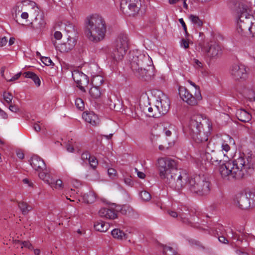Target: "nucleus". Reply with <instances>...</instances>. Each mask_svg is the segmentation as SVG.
I'll return each instance as SVG.
<instances>
[{
	"instance_id": "c03bdc74",
	"label": "nucleus",
	"mask_w": 255,
	"mask_h": 255,
	"mask_svg": "<svg viewBox=\"0 0 255 255\" xmlns=\"http://www.w3.org/2000/svg\"><path fill=\"white\" fill-rule=\"evenodd\" d=\"M89 162L90 166L94 169L96 168L98 165V161L95 157H90L89 159Z\"/></svg>"
},
{
	"instance_id": "f3484780",
	"label": "nucleus",
	"mask_w": 255,
	"mask_h": 255,
	"mask_svg": "<svg viewBox=\"0 0 255 255\" xmlns=\"http://www.w3.org/2000/svg\"><path fill=\"white\" fill-rule=\"evenodd\" d=\"M155 104L159 108L161 112L165 114L168 111L170 107V101L169 98L163 94L159 95L157 98Z\"/></svg>"
},
{
	"instance_id": "2eb2a0df",
	"label": "nucleus",
	"mask_w": 255,
	"mask_h": 255,
	"mask_svg": "<svg viewBox=\"0 0 255 255\" xmlns=\"http://www.w3.org/2000/svg\"><path fill=\"white\" fill-rule=\"evenodd\" d=\"M72 74L73 79L77 84V86L81 90L84 91V87L89 83L87 76L78 70H74Z\"/></svg>"
},
{
	"instance_id": "39448f33",
	"label": "nucleus",
	"mask_w": 255,
	"mask_h": 255,
	"mask_svg": "<svg viewBox=\"0 0 255 255\" xmlns=\"http://www.w3.org/2000/svg\"><path fill=\"white\" fill-rule=\"evenodd\" d=\"M250 9L245 5H241L238 9L239 19L237 30L242 35L250 34L255 36V17L250 13Z\"/></svg>"
},
{
	"instance_id": "79ce46f5",
	"label": "nucleus",
	"mask_w": 255,
	"mask_h": 255,
	"mask_svg": "<svg viewBox=\"0 0 255 255\" xmlns=\"http://www.w3.org/2000/svg\"><path fill=\"white\" fill-rule=\"evenodd\" d=\"M75 105L76 107L80 110H83L84 109V104L81 98H77L75 100Z\"/></svg>"
},
{
	"instance_id": "774afa93",
	"label": "nucleus",
	"mask_w": 255,
	"mask_h": 255,
	"mask_svg": "<svg viewBox=\"0 0 255 255\" xmlns=\"http://www.w3.org/2000/svg\"><path fill=\"white\" fill-rule=\"evenodd\" d=\"M250 198L253 201V204L255 205V191L250 194Z\"/></svg>"
},
{
	"instance_id": "58836bf2",
	"label": "nucleus",
	"mask_w": 255,
	"mask_h": 255,
	"mask_svg": "<svg viewBox=\"0 0 255 255\" xmlns=\"http://www.w3.org/2000/svg\"><path fill=\"white\" fill-rule=\"evenodd\" d=\"M76 142L73 141L71 139V140H69L68 142L66 145V148L68 152H73L74 150V147L75 146Z\"/></svg>"
},
{
	"instance_id": "864d4df0",
	"label": "nucleus",
	"mask_w": 255,
	"mask_h": 255,
	"mask_svg": "<svg viewBox=\"0 0 255 255\" xmlns=\"http://www.w3.org/2000/svg\"><path fill=\"white\" fill-rule=\"evenodd\" d=\"M9 109L10 111L14 113H17V112L19 111V108L17 106L13 105L12 103L10 104L9 106Z\"/></svg>"
},
{
	"instance_id": "a19ab883",
	"label": "nucleus",
	"mask_w": 255,
	"mask_h": 255,
	"mask_svg": "<svg viewBox=\"0 0 255 255\" xmlns=\"http://www.w3.org/2000/svg\"><path fill=\"white\" fill-rule=\"evenodd\" d=\"M110 102L111 103H109V106L111 109H113L114 110L117 111L121 110V104L120 101H117V103H113L112 101H110Z\"/></svg>"
},
{
	"instance_id": "6ab92c4d",
	"label": "nucleus",
	"mask_w": 255,
	"mask_h": 255,
	"mask_svg": "<svg viewBox=\"0 0 255 255\" xmlns=\"http://www.w3.org/2000/svg\"><path fill=\"white\" fill-rule=\"evenodd\" d=\"M34 17V20H32L31 24L32 26L35 29H41L45 26V21L44 19V16L42 12L39 9V11L35 12L33 15H30Z\"/></svg>"
},
{
	"instance_id": "338daca9",
	"label": "nucleus",
	"mask_w": 255,
	"mask_h": 255,
	"mask_svg": "<svg viewBox=\"0 0 255 255\" xmlns=\"http://www.w3.org/2000/svg\"><path fill=\"white\" fill-rule=\"evenodd\" d=\"M195 67L196 68H201L202 67V63L197 59H194Z\"/></svg>"
},
{
	"instance_id": "c756f323",
	"label": "nucleus",
	"mask_w": 255,
	"mask_h": 255,
	"mask_svg": "<svg viewBox=\"0 0 255 255\" xmlns=\"http://www.w3.org/2000/svg\"><path fill=\"white\" fill-rule=\"evenodd\" d=\"M26 78L31 79L37 87H39L40 85V80L39 77L32 72H26L23 73Z\"/></svg>"
},
{
	"instance_id": "4c0bfd02",
	"label": "nucleus",
	"mask_w": 255,
	"mask_h": 255,
	"mask_svg": "<svg viewBox=\"0 0 255 255\" xmlns=\"http://www.w3.org/2000/svg\"><path fill=\"white\" fill-rule=\"evenodd\" d=\"M48 183L52 188H55L56 189H61L63 187L62 181L60 179L57 180L55 182H53L48 181Z\"/></svg>"
},
{
	"instance_id": "5701e85b",
	"label": "nucleus",
	"mask_w": 255,
	"mask_h": 255,
	"mask_svg": "<svg viewBox=\"0 0 255 255\" xmlns=\"http://www.w3.org/2000/svg\"><path fill=\"white\" fill-rule=\"evenodd\" d=\"M30 164L34 170L38 171H40L45 168V164L43 160L37 155L31 157Z\"/></svg>"
},
{
	"instance_id": "13d9d810",
	"label": "nucleus",
	"mask_w": 255,
	"mask_h": 255,
	"mask_svg": "<svg viewBox=\"0 0 255 255\" xmlns=\"http://www.w3.org/2000/svg\"><path fill=\"white\" fill-rule=\"evenodd\" d=\"M90 157H91L90 154L88 152H85L83 153V154L81 155V158L83 160H89Z\"/></svg>"
},
{
	"instance_id": "6e6552de",
	"label": "nucleus",
	"mask_w": 255,
	"mask_h": 255,
	"mask_svg": "<svg viewBox=\"0 0 255 255\" xmlns=\"http://www.w3.org/2000/svg\"><path fill=\"white\" fill-rule=\"evenodd\" d=\"M210 190V183L205 177L200 175L192 177L188 186V191L201 196L209 194Z\"/></svg>"
},
{
	"instance_id": "680f3d73",
	"label": "nucleus",
	"mask_w": 255,
	"mask_h": 255,
	"mask_svg": "<svg viewBox=\"0 0 255 255\" xmlns=\"http://www.w3.org/2000/svg\"><path fill=\"white\" fill-rule=\"evenodd\" d=\"M17 156L20 159H22L24 157V154L21 150H17L16 151Z\"/></svg>"
},
{
	"instance_id": "4468645a",
	"label": "nucleus",
	"mask_w": 255,
	"mask_h": 255,
	"mask_svg": "<svg viewBox=\"0 0 255 255\" xmlns=\"http://www.w3.org/2000/svg\"><path fill=\"white\" fill-rule=\"evenodd\" d=\"M230 73L235 80H245L248 78V68L241 63L234 64L230 68Z\"/></svg>"
},
{
	"instance_id": "412c9836",
	"label": "nucleus",
	"mask_w": 255,
	"mask_h": 255,
	"mask_svg": "<svg viewBox=\"0 0 255 255\" xmlns=\"http://www.w3.org/2000/svg\"><path fill=\"white\" fill-rule=\"evenodd\" d=\"M213 151V150L210 149V148L206 149L204 151L200 153V157L203 160L208 161L212 163H216L219 164L221 161V157H217L216 154L214 153L213 154L210 153V151Z\"/></svg>"
},
{
	"instance_id": "f8f14e48",
	"label": "nucleus",
	"mask_w": 255,
	"mask_h": 255,
	"mask_svg": "<svg viewBox=\"0 0 255 255\" xmlns=\"http://www.w3.org/2000/svg\"><path fill=\"white\" fill-rule=\"evenodd\" d=\"M178 90L181 98L190 105H197L198 101L202 98L200 90L196 91L195 95L193 96L184 87L180 86Z\"/></svg>"
},
{
	"instance_id": "a878e982",
	"label": "nucleus",
	"mask_w": 255,
	"mask_h": 255,
	"mask_svg": "<svg viewBox=\"0 0 255 255\" xmlns=\"http://www.w3.org/2000/svg\"><path fill=\"white\" fill-rule=\"evenodd\" d=\"M238 119L243 122H249L252 119V115L244 109H239L236 112Z\"/></svg>"
},
{
	"instance_id": "72a5a7b5",
	"label": "nucleus",
	"mask_w": 255,
	"mask_h": 255,
	"mask_svg": "<svg viewBox=\"0 0 255 255\" xmlns=\"http://www.w3.org/2000/svg\"><path fill=\"white\" fill-rule=\"evenodd\" d=\"M163 253L169 255H176L178 254L177 249L167 246H162Z\"/></svg>"
},
{
	"instance_id": "c9c22d12",
	"label": "nucleus",
	"mask_w": 255,
	"mask_h": 255,
	"mask_svg": "<svg viewBox=\"0 0 255 255\" xmlns=\"http://www.w3.org/2000/svg\"><path fill=\"white\" fill-rule=\"evenodd\" d=\"M92 81V83L95 85V87H99V86L102 85L104 82V79L100 75H96L93 77Z\"/></svg>"
},
{
	"instance_id": "7ed1b4c3",
	"label": "nucleus",
	"mask_w": 255,
	"mask_h": 255,
	"mask_svg": "<svg viewBox=\"0 0 255 255\" xmlns=\"http://www.w3.org/2000/svg\"><path fill=\"white\" fill-rule=\"evenodd\" d=\"M131 68L139 78L148 81L154 76V69L151 58L145 54L133 51L130 54Z\"/></svg>"
},
{
	"instance_id": "0e129e2a",
	"label": "nucleus",
	"mask_w": 255,
	"mask_h": 255,
	"mask_svg": "<svg viewBox=\"0 0 255 255\" xmlns=\"http://www.w3.org/2000/svg\"><path fill=\"white\" fill-rule=\"evenodd\" d=\"M135 171L137 172V176L139 178H140L141 179H144L145 178V174L143 172H140V171H138L136 168H135Z\"/></svg>"
},
{
	"instance_id": "ddd939ff",
	"label": "nucleus",
	"mask_w": 255,
	"mask_h": 255,
	"mask_svg": "<svg viewBox=\"0 0 255 255\" xmlns=\"http://www.w3.org/2000/svg\"><path fill=\"white\" fill-rule=\"evenodd\" d=\"M201 50L207 53L210 58H217L222 54V49L220 46L215 41H210L203 44L199 43Z\"/></svg>"
},
{
	"instance_id": "ea45409f",
	"label": "nucleus",
	"mask_w": 255,
	"mask_h": 255,
	"mask_svg": "<svg viewBox=\"0 0 255 255\" xmlns=\"http://www.w3.org/2000/svg\"><path fill=\"white\" fill-rule=\"evenodd\" d=\"M141 198L145 201H148L151 199V195L150 194L146 191H142L140 194Z\"/></svg>"
},
{
	"instance_id": "f704fd0d",
	"label": "nucleus",
	"mask_w": 255,
	"mask_h": 255,
	"mask_svg": "<svg viewBox=\"0 0 255 255\" xmlns=\"http://www.w3.org/2000/svg\"><path fill=\"white\" fill-rule=\"evenodd\" d=\"M191 21L197 27H201L203 25V21L196 15L191 14L189 17Z\"/></svg>"
},
{
	"instance_id": "a18cd8bd",
	"label": "nucleus",
	"mask_w": 255,
	"mask_h": 255,
	"mask_svg": "<svg viewBox=\"0 0 255 255\" xmlns=\"http://www.w3.org/2000/svg\"><path fill=\"white\" fill-rule=\"evenodd\" d=\"M12 98V95L11 94L6 92L3 93V98L7 103H11Z\"/></svg>"
},
{
	"instance_id": "37998d69",
	"label": "nucleus",
	"mask_w": 255,
	"mask_h": 255,
	"mask_svg": "<svg viewBox=\"0 0 255 255\" xmlns=\"http://www.w3.org/2000/svg\"><path fill=\"white\" fill-rule=\"evenodd\" d=\"M108 174L109 176L112 179H114L117 177V171L112 168H109L108 170Z\"/></svg>"
},
{
	"instance_id": "9b49d317",
	"label": "nucleus",
	"mask_w": 255,
	"mask_h": 255,
	"mask_svg": "<svg viewBox=\"0 0 255 255\" xmlns=\"http://www.w3.org/2000/svg\"><path fill=\"white\" fill-rule=\"evenodd\" d=\"M140 6L139 0H122L121 1V9L123 13L129 16L138 13Z\"/></svg>"
},
{
	"instance_id": "dca6fc26",
	"label": "nucleus",
	"mask_w": 255,
	"mask_h": 255,
	"mask_svg": "<svg viewBox=\"0 0 255 255\" xmlns=\"http://www.w3.org/2000/svg\"><path fill=\"white\" fill-rule=\"evenodd\" d=\"M234 204L238 208L243 210L248 209L251 205V202L248 197L247 195L244 194L236 195L234 199Z\"/></svg>"
},
{
	"instance_id": "bf43d9fd",
	"label": "nucleus",
	"mask_w": 255,
	"mask_h": 255,
	"mask_svg": "<svg viewBox=\"0 0 255 255\" xmlns=\"http://www.w3.org/2000/svg\"><path fill=\"white\" fill-rule=\"evenodd\" d=\"M62 34L60 31H56L54 34V38L57 40H59L62 38Z\"/></svg>"
},
{
	"instance_id": "423d86ee",
	"label": "nucleus",
	"mask_w": 255,
	"mask_h": 255,
	"mask_svg": "<svg viewBox=\"0 0 255 255\" xmlns=\"http://www.w3.org/2000/svg\"><path fill=\"white\" fill-rule=\"evenodd\" d=\"M114 47L108 53L109 58L114 62L122 61L128 47V39L125 34L118 35L114 43Z\"/></svg>"
},
{
	"instance_id": "3c124183",
	"label": "nucleus",
	"mask_w": 255,
	"mask_h": 255,
	"mask_svg": "<svg viewBox=\"0 0 255 255\" xmlns=\"http://www.w3.org/2000/svg\"><path fill=\"white\" fill-rule=\"evenodd\" d=\"M131 210L132 209L129 207L124 206L121 209V212L123 214L127 215L128 212L129 213Z\"/></svg>"
},
{
	"instance_id": "0eeeda50",
	"label": "nucleus",
	"mask_w": 255,
	"mask_h": 255,
	"mask_svg": "<svg viewBox=\"0 0 255 255\" xmlns=\"http://www.w3.org/2000/svg\"><path fill=\"white\" fill-rule=\"evenodd\" d=\"M156 166L160 178L165 183L177 170L176 161L169 157L159 158Z\"/></svg>"
},
{
	"instance_id": "e433bc0d",
	"label": "nucleus",
	"mask_w": 255,
	"mask_h": 255,
	"mask_svg": "<svg viewBox=\"0 0 255 255\" xmlns=\"http://www.w3.org/2000/svg\"><path fill=\"white\" fill-rule=\"evenodd\" d=\"M15 245H20L21 248H26L29 249H32V247L31 244L28 241L20 242L19 240H15L14 241Z\"/></svg>"
},
{
	"instance_id": "393cba45",
	"label": "nucleus",
	"mask_w": 255,
	"mask_h": 255,
	"mask_svg": "<svg viewBox=\"0 0 255 255\" xmlns=\"http://www.w3.org/2000/svg\"><path fill=\"white\" fill-rule=\"evenodd\" d=\"M99 214L102 217L109 219H115L117 217V213L112 209L102 208L99 211Z\"/></svg>"
},
{
	"instance_id": "c85d7f7f",
	"label": "nucleus",
	"mask_w": 255,
	"mask_h": 255,
	"mask_svg": "<svg viewBox=\"0 0 255 255\" xmlns=\"http://www.w3.org/2000/svg\"><path fill=\"white\" fill-rule=\"evenodd\" d=\"M109 227V225L108 224H106L102 221L97 222L94 224V228L95 230L101 232L107 231L108 230Z\"/></svg>"
},
{
	"instance_id": "49530a36",
	"label": "nucleus",
	"mask_w": 255,
	"mask_h": 255,
	"mask_svg": "<svg viewBox=\"0 0 255 255\" xmlns=\"http://www.w3.org/2000/svg\"><path fill=\"white\" fill-rule=\"evenodd\" d=\"M41 60L45 65L47 66L50 65L52 63L51 59L47 57H42Z\"/></svg>"
},
{
	"instance_id": "bb28decb",
	"label": "nucleus",
	"mask_w": 255,
	"mask_h": 255,
	"mask_svg": "<svg viewBox=\"0 0 255 255\" xmlns=\"http://www.w3.org/2000/svg\"><path fill=\"white\" fill-rule=\"evenodd\" d=\"M111 234L113 238L121 241L126 240L128 238V235L119 229L113 230Z\"/></svg>"
},
{
	"instance_id": "5fc2aeb1",
	"label": "nucleus",
	"mask_w": 255,
	"mask_h": 255,
	"mask_svg": "<svg viewBox=\"0 0 255 255\" xmlns=\"http://www.w3.org/2000/svg\"><path fill=\"white\" fill-rule=\"evenodd\" d=\"M20 75H21V73H18L16 74V75H14L11 79H7L6 78H4L7 81L11 82V81H13L14 80L18 79L19 78V77L20 76Z\"/></svg>"
},
{
	"instance_id": "1a4fd4ad",
	"label": "nucleus",
	"mask_w": 255,
	"mask_h": 255,
	"mask_svg": "<svg viewBox=\"0 0 255 255\" xmlns=\"http://www.w3.org/2000/svg\"><path fill=\"white\" fill-rule=\"evenodd\" d=\"M191 178H192V177L189 176L186 171L177 170L173 174L172 176H171L166 184L177 191L183 188L188 190V186Z\"/></svg>"
},
{
	"instance_id": "7c9ffc66",
	"label": "nucleus",
	"mask_w": 255,
	"mask_h": 255,
	"mask_svg": "<svg viewBox=\"0 0 255 255\" xmlns=\"http://www.w3.org/2000/svg\"><path fill=\"white\" fill-rule=\"evenodd\" d=\"M95 193L93 191H89L83 195V199L87 203H92L96 200Z\"/></svg>"
},
{
	"instance_id": "603ef678",
	"label": "nucleus",
	"mask_w": 255,
	"mask_h": 255,
	"mask_svg": "<svg viewBox=\"0 0 255 255\" xmlns=\"http://www.w3.org/2000/svg\"><path fill=\"white\" fill-rule=\"evenodd\" d=\"M179 22L181 23V24L182 25L183 28V29H184V31L185 32V35L187 36V35H188L189 34L187 32V26L186 25V24L183 20V18H180L179 19Z\"/></svg>"
},
{
	"instance_id": "aec40b11",
	"label": "nucleus",
	"mask_w": 255,
	"mask_h": 255,
	"mask_svg": "<svg viewBox=\"0 0 255 255\" xmlns=\"http://www.w3.org/2000/svg\"><path fill=\"white\" fill-rule=\"evenodd\" d=\"M53 44L55 48L61 52H67L71 50L75 45V40L73 38H68L66 42L62 43L59 46L56 45V42L54 40L52 41Z\"/></svg>"
},
{
	"instance_id": "b1692460",
	"label": "nucleus",
	"mask_w": 255,
	"mask_h": 255,
	"mask_svg": "<svg viewBox=\"0 0 255 255\" xmlns=\"http://www.w3.org/2000/svg\"><path fill=\"white\" fill-rule=\"evenodd\" d=\"M85 121L93 126H96L99 123V119L97 115L93 112L84 113L82 115Z\"/></svg>"
},
{
	"instance_id": "f257e3e1",
	"label": "nucleus",
	"mask_w": 255,
	"mask_h": 255,
	"mask_svg": "<svg viewBox=\"0 0 255 255\" xmlns=\"http://www.w3.org/2000/svg\"><path fill=\"white\" fill-rule=\"evenodd\" d=\"M212 129V125L209 119L202 115L196 114L191 116L189 124V133L197 143H201L199 152L201 153L210 148L211 143L208 137Z\"/></svg>"
},
{
	"instance_id": "cd10ccee",
	"label": "nucleus",
	"mask_w": 255,
	"mask_h": 255,
	"mask_svg": "<svg viewBox=\"0 0 255 255\" xmlns=\"http://www.w3.org/2000/svg\"><path fill=\"white\" fill-rule=\"evenodd\" d=\"M148 116L150 117L158 118L161 115H163L160 111V109L158 107L156 106V104L153 106L148 108Z\"/></svg>"
},
{
	"instance_id": "e2e57ef3",
	"label": "nucleus",
	"mask_w": 255,
	"mask_h": 255,
	"mask_svg": "<svg viewBox=\"0 0 255 255\" xmlns=\"http://www.w3.org/2000/svg\"><path fill=\"white\" fill-rule=\"evenodd\" d=\"M39 177L41 179L45 180L47 181L48 183V181H49L48 180H47L46 178L47 177V175L44 172H40L39 173Z\"/></svg>"
},
{
	"instance_id": "473e14b6",
	"label": "nucleus",
	"mask_w": 255,
	"mask_h": 255,
	"mask_svg": "<svg viewBox=\"0 0 255 255\" xmlns=\"http://www.w3.org/2000/svg\"><path fill=\"white\" fill-rule=\"evenodd\" d=\"M89 94L92 98L96 99L101 97V92L99 87L93 86L90 89Z\"/></svg>"
},
{
	"instance_id": "4d7b16f0",
	"label": "nucleus",
	"mask_w": 255,
	"mask_h": 255,
	"mask_svg": "<svg viewBox=\"0 0 255 255\" xmlns=\"http://www.w3.org/2000/svg\"><path fill=\"white\" fill-rule=\"evenodd\" d=\"M219 242L224 244H227L229 243L228 240L224 236H219L218 238Z\"/></svg>"
},
{
	"instance_id": "4be33fe9",
	"label": "nucleus",
	"mask_w": 255,
	"mask_h": 255,
	"mask_svg": "<svg viewBox=\"0 0 255 255\" xmlns=\"http://www.w3.org/2000/svg\"><path fill=\"white\" fill-rule=\"evenodd\" d=\"M232 143H234V141L229 135H225L219 139V144L221 145L224 156H225V152L227 153L230 150V144Z\"/></svg>"
},
{
	"instance_id": "de8ad7c7",
	"label": "nucleus",
	"mask_w": 255,
	"mask_h": 255,
	"mask_svg": "<svg viewBox=\"0 0 255 255\" xmlns=\"http://www.w3.org/2000/svg\"><path fill=\"white\" fill-rule=\"evenodd\" d=\"M236 253L237 254H247L249 255L250 253L248 252V249L244 248H239L236 250Z\"/></svg>"
},
{
	"instance_id": "69168bd1",
	"label": "nucleus",
	"mask_w": 255,
	"mask_h": 255,
	"mask_svg": "<svg viewBox=\"0 0 255 255\" xmlns=\"http://www.w3.org/2000/svg\"><path fill=\"white\" fill-rule=\"evenodd\" d=\"M28 13H29V12L27 11L26 12H25V11L22 12L20 14L21 18L23 19L26 20L27 19V18L28 17Z\"/></svg>"
},
{
	"instance_id": "6e6d98bb",
	"label": "nucleus",
	"mask_w": 255,
	"mask_h": 255,
	"mask_svg": "<svg viewBox=\"0 0 255 255\" xmlns=\"http://www.w3.org/2000/svg\"><path fill=\"white\" fill-rule=\"evenodd\" d=\"M7 43V39L6 37L4 36L0 38V47L5 46Z\"/></svg>"
},
{
	"instance_id": "a211bd4d",
	"label": "nucleus",
	"mask_w": 255,
	"mask_h": 255,
	"mask_svg": "<svg viewBox=\"0 0 255 255\" xmlns=\"http://www.w3.org/2000/svg\"><path fill=\"white\" fill-rule=\"evenodd\" d=\"M168 214L173 218H177L179 217L180 220L184 223L188 225H190L192 222V219L190 218L189 217L191 216L189 213H184L182 210L181 211L176 212L174 211L169 210L167 211Z\"/></svg>"
},
{
	"instance_id": "20e7f679",
	"label": "nucleus",
	"mask_w": 255,
	"mask_h": 255,
	"mask_svg": "<svg viewBox=\"0 0 255 255\" xmlns=\"http://www.w3.org/2000/svg\"><path fill=\"white\" fill-rule=\"evenodd\" d=\"M106 31V22L101 16L93 14L87 17L84 32L89 40L95 42L102 40L105 38Z\"/></svg>"
},
{
	"instance_id": "09e8293b",
	"label": "nucleus",
	"mask_w": 255,
	"mask_h": 255,
	"mask_svg": "<svg viewBox=\"0 0 255 255\" xmlns=\"http://www.w3.org/2000/svg\"><path fill=\"white\" fill-rule=\"evenodd\" d=\"M173 127L170 125L169 126L168 128L167 127H164L163 131L167 136H170L171 135V129H173Z\"/></svg>"
},
{
	"instance_id": "f03ea898",
	"label": "nucleus",
	"mask_w": 255,
	"mask_h": 255,
	"mask_svg": "<svg viewBox=\"0 0 255 255\" xmlns=\"http://www.w3.org/2000/svg\"><path fill=\"white\" fill-rule=\"evenodd\" d=\"M253 168L252 158L242 154L233 161L222 164L219 172L223 178L241 179L247 176Z\"/></svg>"
},
{
	"instance_id": "9d476101",
	"label": "nucleus",
	"mask_w": 255,
	"mask_h": 255,
	"mask_svg": "<svg viewBox=\"0 0 255 255\" xmlns=\"http://www.w3.org/2000/svg\"><path fill=\"white\" fill-rule=\"evenodd\" d=\"M13 10L15 11V14H13V16L14 18L16 19V21H18L17 16L21 12H22V11H27L30 15H33L35 12L39 11V8L36 5L35 2L31 1L24 0L17 2Z\"/></svg>"
},
{
	"instance_id": "2f4dec72",
	"label": "nucleus",
	"mask_w": 255,
	"mask_h": 255,
	"mask_svg": "<svg viewBox=\"0 0 255 255\" xmlns=\"http://www.w3.org/2000/svg\"><path fill=\"white\" fill-rule=\"evenodd\" d=\"M18 207L23 215L27 214L32 209L31 206L23 201L18 203Z\"/></svg>"
},
{
	"instance_id": "052dcab7",
	"label": "nucleus",
	"mask_w": 255,
	"mask_h": 255,
	"mask_svg": "<svg viewBox=\"0 0 255 255\" xmlns=\"http://www.w3.org/2000/svg\"><path fill=\"white\" fill-rule=\"evenodd\" d=\"M181 46L184 48H187L189 47V42L185 39H182L181 43Z\"/></svg>"
},
{
	"instance_id": "8fccbe9b",
	"label": "nucleus",
	"mask_w": 255,
	"mask_h": 255,
	"mask_svg": "<svg viewBox=\"0 0 255 255\" xmlns=\"http://www.w3.org/2000/svg\"><path fill=\"white\" fill-rule=\"evenodd\" d=\"M124 182L126 185L130 187H132L133 185V182L131 180V177H125Z\"/></svg>"
}]
</instances>
